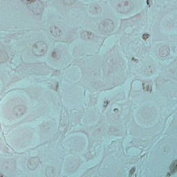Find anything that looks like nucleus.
Here are the masks:
<instances>
[{
    "instance_id": "nucleus-5",
    "label": "nucleus",
    "mask_w": 177,
    "mask_h": 177,
    "mask_svg": "<svg viewBox=\"0 0 177 177\" xmlns=\"http://www.w3.org/2000/svg\"><path fill=\"white\" fill-rule=\"evenodd\" d=\"M32 1H34V0H31Z\"/></svg>"
},
{
    "instance_id": "nucleus-1",
    "label": "nucleus",
    "mask_w": 177,
    "mask_h": 177,
    "mask_svg": "<svg viewBox=\"0 0 177 177\" xmlns=\"http://www.w3.org/2000/svg\"><path fill=\"white\" fill-rule=\"evenodd\" d=\"M144 39H147V38H149V35L147 34H144L142 36Z\"/></svg>"
},
{
    "instance_id": "nucleus-4",
    "label": "nucleus",
    "mask_w": 177,
    "mask_h": 177,
    "mask_svg": "<svg viewBox=\"0 0 177 177\" xmlns=\"http://www.w3.org/2000/svg\"><path fill=\"white\" fill-rule=\"evenodd\" d=\"M147 5H149V0H147Z\"/></svg>"
},
{
    "instance_id": "nucleus-3",
    "label": "nucleus",
    "mask_w": 177,
    "mask_h": 177,
    "mask_svg": "<svg viewBox=\"0 0 177 177\" xmlns=\"http://www.w3.org/2000/svg\"><path fill=\"white\" fill-rule=\"evenodd\" d=\"M131 171H133V172H135V170L133 169H132V170Z\"/></svg>"
},
{
    "instance_id": "nucleus-2",
    "label": "nucleus",
    "mask_w": 177,
    "mask_h": 177,
    "mask_svg": "<svg viewBox=\"0 0 177 177\" xmlns=\"http://www.w3.org/2000/svg\"><path fill=\"white\" fill-rule=\"evenodd\" d=\"M174 168L177 169V162H176V165H174Z\"/></svg>"
}]
</instances>
